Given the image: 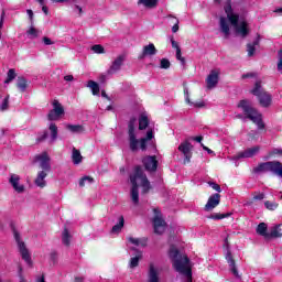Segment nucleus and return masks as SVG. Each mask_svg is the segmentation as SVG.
I'll list each match as a JSON object with an SVG mask.
<instances>
[{
    "label": "nucleus",
    "instance_id": "obj_12",
    "mask_svg": "<svg viewBox=\"0 0 282 282\" xmlns=\"http://www.w3.org/2000/svg\"><path fill=\"white\" fill-rule=\"evenodd\" d=\"M9 184L15 193H25V185L21 184V176L19 174H10Z\"/></svg>",
    "mask_w": 282,
    "mask_h": 282
},
{
    "label": "nucleus",
    "instance_id": "obj_59",
    "mask_svg": "<svg viewBox=\"0 0 282 282\" xmlns=\"http://www.w3.org/2000/svg\"><path fill=\"white\" fill-rule=\"evenodd\" d=\"M193 140H194L195 142H198L199 144H202V140H204V137H202V135L194 137Z\"/></svg>",
    "mask_w": 282,
    "mask_h": 282
},
{
    "label": "nucleus",
    "instance_id": "obj_4",
    "mask_svg": "<svg viewBox=\"0 0 282 282\" xmlns=\"http://www.w3.org/2000/svg\"><path fill=\"white\" fill-rule=\"evenodd\" d=\"M170 259L173 261V267L176 272H180V274H184L187 276V279H191L193 276V273L191 271V260H188V257L186 256H180V250L175 248V246H171L169 251Z\"/></svg>",
    "mask_w": 282,
    "mask_h": 282
},
{
    "label": "nucleus",
    "instance_id": "obj_51",
    "mask_svg": "<svg viewBox=\"0 0 282 282\" xmlns=\"http://www.w3.org/2000/svg\"><path fill=\"white\" fill-rule=\"evenodd\" d=\"M184 94H185V101L187 102V105H193V102L191 101V98L188 97V88L187 87L184 88Z\"/></svg>",
    "mask_w": 282,
    "mask_h": 282
},
{
    "label": "nucleus",
    "instance_id": "obj_9",
    "mask_svg": "<svg viewBox=\"0 0 282 282\" xmlns=\"http://www.w3.org/2000/svg\"><path fill=\"white\" fill-rule=\"evenodd\" d=\"M50 155L47 154V152H43L41 154L35 155L34 158V162H36L40 166V169H42V171L50 173V171H52V165L50 164Z\"/></svg>",
    "mask_w": 282,
    "mask_h": 282
},
{
    "label": "nucleus",
    "instance_id": "obj_24",
    "mask_svg": "<svg viewBox=\"0 0 282 282\" xmlns=\"http://www.w3.org/2000/svg\"><path fill=\"white\" fill-rule=\"evenodd\" d=\"M261 41V36L258 35L257 39L253 41V43H249L247 45V52H248V56H254V52H257V45H259Z\"/></svg>",
    "mask_w": 282,
    "mask_h": 282
},
{
    "label": "nucleus",
    "instance_id": "obj_6",
    "mask_svg": "<svg viewBox=\"0 0 282 282\" xmlns=\"http://www.w3.org/2000/svg\"><path fill=\"white\" fill-rule=\"evenodd\" d=\"M251 94L257 96L261 107H270V105H272V96L263 90V87H261V82L256 83Z\"/></svg>",
    "mask_w": 282,
    "mask_h": 282
},
{
    "label": "nucleus",
    "instance_id": "obj_63",
    "mask_svg": "<svg viewBox=\"0 0 282 282\" xmlns=\"http://www.w3.org/2000/svg\"><path fill=\"white\" fill-rule=\"evenodd\" d=\"M192 105H194L195 107H198V108L204 107V102H196V104L192 102Z\"/></svg>",
    "mask_w": 282,
    "mask_h": 282
},
{
    "label": "nucleus",
    "instance_id": "obj_42",
    "mask_svg": "<svg viewBox=\"0 0 282 282\" xmlns=\"http://www.w3.org/2000/svg\"><path fill=\"white\" fill-rule=\"evenodd\" d=\"M91 50L95 52V54H105V47H102L100 44L93 45Z\"/></svg>",
    "mask_w": 282,
    "mask_h": 282
},
{
    "label": "nucleus",
    "instance_id": "obj_33",
    "mask_svg": "<svg viewBox=\"0 0 282 282\" xmlns=\"http://www.w3.org/2000/svg\"><path fill=\"white\" fill-rule=\"evenodd\" d=\"M17 86L20 91H25L28 89V79H25L24 77H18Z\"/></svg>",
    "mask_w": 282,
    "mask_h": 282
},
{
    "label": "nucleus",
    "instance_id": "obj_30",
    "mask_svg": "<svg viewBox=\"0 0 282 282\" xmlns=\"http://www.w3.org/2000/svg\"><path fill=\"white\" fill-rule=\"evenodd\" d=\"M122 228H124V217L120 216L119 223L112 227L111 232L118 234V232H120V230H122Z\"/></svg>",
    "mask_w": 282,
    "mask_h": 282
},
{
    "label": "nucleus",
    "instance_id": "obj_62",
    "mask_svg": "<svg viewBox=\"0 0 282 282\" xmlns=\"http://www.w3.org/2000/svg\"><path fill=\"white\" fill-rule=\"evenodd\" d=\"M47 138V132H44L42 137H40L37 140L39 142L45 140Z\"/></svg>",
    "mask_w": 282,
    "mask_h": 282
},
{
    "label": "nucleus",
    "instance_id": "obj_46",
    "mask_svg": "<svg viewBox=\"0 0 282 282\" xmlns=\"http://www.w3.org/2000/svg\"><path fill=\"white\" fill-rule=\"evenodd\" d=\"M53 3H68V6H74L78 3V0H52Z\"/></svg>",
    "mask_w": 282,
    "mask_h": 282
},
{
    "label": "nucleus",
    "instance_id": "obj_43",
    "mask_svg": "<svg viewBox=\"0 0 282 282\" xmlns=\"http://www.w3.org/2000/svg\"><path fill=\"white\" fill-rule=\"evenodd\" d=\"M171 67V61L167 58H162L160 63V68L161 69H169Z\"/></svg>",
    "mask_w": 282,
    "mask_h": 282
},
{
    "label": "nucleus",
    "instance_id": "obj_15",
    "mask_svg": "<svg viewBox=\"0 0 282 282\" xmlns=\"http://www.w3.org/2000/svg\"><path fill=\"white\" fill-rule=\"evenodd\" d=\"M123 63H124V55L117 56V58L112 62L111 66L108 68L107 75L113 76V74H118V72H120Z\"/></svg>",
    "mask_w": 282,
    "mask_h": 282
},
{
    "label": "nucleus",
    "instance_id": "obj_52",
    "mask_svg": "<svg viewBox=\"0 0 282 282\" xmlns=\"http://www.w3.org/2000/svg\"><path fill=\"white\" fill-rule=\"evenodd\" d=\"M26 14L29 15L31 23H34V11H32V9H28Z\"/></svg>",
    "mask_w": 282,
    "mask_h": 282
},
{
    "label": "nucleus",
    "instance_id": "obj_13",
    "mask_svg": "<svg viewBox=\"0 0 282 282\" xmlns=\"http://www.w3.org/2000/svg\"><path fill=\"white\" fill-rule=\"evenodd\" d=\"M259 151H261V145H254L246 149L242 152H239L234 160H241L243 158H254V155H259Z\"/></svg>",
    "mask_w": 282,
    "mask_h": 282
},
{
    "label": "nucleus",
    "instance_id": "obj_32",
    "mask_svg": "<svg viewBox=\"0 0 282 282\" xmlns=\"http://www.w3.org/2000/svg\"><path fill=\"white\" fill-rule=\"evenodd\" d=\"M66 128L72 133H83V131H85V128H83V126H80V124H68V126H66Z\"/></svg>",
    "mask_w": 282,
    "mask_h": 282
},
{
    "label": "nucleus",
    "instance_id": "obj_48",
    "mask_svg": "<svg viewBox=\"0 0 282 282\" xmlns=\"http://www.w3.org/2000/svg\"><path fill=\"white\" fill-rule=\"evenodd\" d=\"M208 185L210 186V188H213L217 193H221V186H219V184L215 182H208Z\"/></svg>",
    "mask_w": 282,
    "mask_h": 282
},
{
    "label": "nucleus",
    "instance_id": "obj_22",
    "mask_svg": "<svg viewBox=\"0 0 282 282\" xmlns=\"http://www.w3.org/2000/svg\"><path fill=\"white\" fill-rule=\"evenodd\" d=\"M256 232L257 235H259L260 237H263L264 239H268V224L265 223H260L257 228H256Z\"/></svg>",
    "mask_w": 282,
    "mask_h": 282
},
{
    "label": "nucleus",
    "instance_id": "obj_17",
    "mask_svg": "<svg viewBox=\"0 0 282 282\" xmlns=\"http://www.w3.org/2000/svg\"><path fill=\"white\" fill-rule=\"evenodd\" d=\"M207 89H215L217 87V83H219V72L212 70L206 79Z\"/></svg>",
    "mask_w": 282,
    "mask_h": 282
},
{
    "label": "nucleus",
    "instance_id": "obj_50",
    "mask_svg": "<svg viewBox=\"0 0 282 282\" xmlns=\"http://www.w3.org/2000/svg\"><path fill=\"white\" fill-rule=\"evenodd\" d=\"M3 21H6V11H2L0 15V39L2 36L1 30H3Z\"/></svg>",
    "mask_w": 282,
    "mask_h": 282
},
{
    "label": "nucleus",
    "instance_id": "obj_16",
    "mask_svg": "<svg viewBox=\"0 0 282 282\" xmlns=\"http://www.w3.org/2000/svg\"><path fill=\"white\" fill-rule=\"evenodd\" d=\"M143 166L147 171H150V173H153L158 171V160L155 156H145L143 159Z\"/></svg>",
    "mask_w": 282,
    "mask_h": 282
},
{
    "label": "nucleus",
    "instance_id": "obj_45",
    "mask_svg": "<svg viewBox=\"0 0 282 282\" xmlns=\"http://www.w3.org/2000/svg\"><path fill=\"white\" fill-rule=\"evenodd\" d=\"M230 214H213L208 219H226Z\"/></svg>",
    "mask_w": 282,
    "mask_h": 282
},
{
    "label": "nucleus",
    "instance_id": "obj_38",
    "mask_svg": "<svg viewBox=\"0 0 282 282\" xmlns=\"http://www.w3.org/2000/svg\"><path fill=\"white\" fill-rule=\"evenodd\" d=\"M264 207L267 208V210H276V208H279V203L271 202V200H265L264 202Z\"/></svg>",
    "mask_w": 282,
    "mask_h": 282
},
{
    "label": "nucleus",
    "instance_id": "obj_35",
    "mask_svg": "<svg viewBox=\"0 0 282 282\" xmlns=\"http://www.w3.org/2000/svg\"><path fill=\"white\" fill-rule=\"evenodd\" d=\"M17 78V70L14 68H10L7 73V79L4 80L6 85H9V83H12Z\"/></svg>",
    "mask_w": 282,
    "mask_h": 282
},
{
    "label": "nucleus",
    "instance_id": "obj_40",
    "mask_svg": "<svg viewBox=\"0 0 282 282\" xmlns=\"http://www.w3.org/2000/svg\"><path fill=\"white\" fill-rule=\"evenodd\" d=\"M70 239H72V236H69V231L67 229H64L62 234V241L64 246H69Z\"/></svg>",
    "mask_w": 282,
    "mask_h": 282
},
{
    "label": "nucleus",
    "instance_id": "obj_34",
    "mask_svg": "<svg viewBox=\"0 0 282 282\" xmlns=\"http://www.w3.org/2000/svg\"><path fill=\"white\" fill-rule=\"evenodd\" d=\"M26 34L29 39H39L41 31H39L36 28L31 26L28 31Z\"/></svg>",
    "mask_w": 282,
    "mask_h": 282
},
{
    "label": "nucleus",
    "instance_id": "obj_39",
    "mask_svg": "<svg viewBox=\"0 0 282 282\" xmlns=\"http://www.w3.org/2000/svg\"><path fill=\"white\" fill-rule=\"evenodd\" d=\"M274 155H278L279 158L282 156V149L281 148H274L268 153L267 160H270V158H274Z\"/></svg>",
    "mask_w": 282,
    "mask_h": 282
},
{
    "label": "nucleus",
    "instance_id": "obj_7",
    "mask_svg": "<svg viewBox=\"0 0 282 282\" xmlns=\"http://www.w3.org/2000/svg\"><path fill=\"white\" fill-rule=\"evenodd\" d=\"M52 106L53 109L48 112L47 119L51 122L54 120H61V116L65 113V108H63V105H61L56 99L53 100Z\"/></svg>",
    "mask_w": 282,
    "mask_h": 282
},
{
    "label": "nucleus",
    "instance_id": "obj_29",
    "mask_svg": "<svg viewBox=\"0 0 282 282\" xmlns=\"http://www.w3.org/2000/svg\"><path fill=\"white\" fill-rule=\"evenodd\" d=\"M140 259H142V251H140L135 257L130 259L129 268H138V265H140Z\"/></svg>",
    "mask_w": 282,
    "mask_h": 282
},
{
    "label": "nucleus",
    "instance_id": "obj_44",
    "mask_svg": "<svg viewBox=\"0 0 282 282\" xmlns=\"http://www.w3.org/2000/svg\"><path fill=\"white\" fill-rule=\"evenodd\" d=\"M176 59L180 61L182 65H186V59L182 56V48H177Z\"/></svg>",
    "mask_w": 282,
    "mask_h": 282
},
{
    "label": "nucleus",
    "instance_id": "obj_37",
    "mask_svg": "<svg viewBox=\"0 0 282 282\" xmlns=\"http://www.w3.org/2000/svg\"><path fill=\"white\" fill-rule=\"evenodd\" d=\"M167 19H170L172 23H174V25L172 26V32L175 34L180 30V20L173 15H169Z\"/></svg>",
    "mask_w": 282,
    "mask_h": 282
},
{
    "label": "nucleus",
    "instance_id": "obj_57",
    "mask_svg": "<svg viewBox=\"0 0 282 282\" xmlns=\"http://www.w3.org/2000/svg\"><path fill=\"white\" fill-rule=\"evenodd\" d=\"M64 80H66V83H72V80H74V75L64 76Z\"/></svg>",
    "mask_w": 282,
    "mask_h": 282
},
{
    "label": "nucleus",
    "instance_id": "obj_53",
    "mask_svg": "<svg viewBox=\"0 0 282 282\" xmlns=\"http://www.w3.org/2000/svg\"><path fill=\"white\" fill-rule=\"evenodd\" d=\"M254 77H257V73H247L242 75V79L254 78Z\"/></svg>",
    "mask_w": 282,
    "mask_h": 282
},
{
    "label": "nucleus",
    "instance_id": "obj_25",
    "mask_svg": "<svg viewBox=\"0 0 282 282\" xmlns=\"http://www.w3.org/2000/svg\"><path fill=\"white\" fill-rule=\"evenodd\" d=\"M138 6H143L148 10H153V8H158V0H138Z\"/></svg>",
    "mask_w": 282,
    "mask_h": 282
},
{
    "label": "nucleus",
    "instance_id": "obj_41",
    "mask_svg": "<svg viewBox=\"0 0 282 282\" xmlns=\"http://www.w3.org/2000/svg\"><path fill=\"white\" fill-rule=\"evenodd\" d=\"M93 182H94V178L93 177H90V176H84V177H82L80 178V181H79V186H85V184H93Z\"/></svg>",
    "mask_w": 282,
    "mask_h": 282
},
{
    "label": "nucleus",
    "instance_id": "obj_20",
    "mask_svg": "<svg viewBox=\"0 0 282 282\" xmlns=\"http://www.w3.org/2000/svg\"><path fill=\"white\" fill-rule=\"evenodd\" d=\"M47 173L45 171L37 172V175L35 177L34 184L37 186V188H45L47 186V181H45V177H47Z\"/></svg>",
    "mask_w": 282,
    "mask_h": 282
},
{
    "label": "nucleus",
    "instance_id": "obj_31",
    "mask_svg": "<svg viewBox=\"0 0 282 282\" xmlns=\"http://www.w3.org/2000/svg\"><path fill=\"white\" fill-rule=\"evenodd\" d=\"M88 87L91 89L93 96H98L100 94V86H98V83L89 80Z\"/></svg>",
    "mask_w": 282,
    "mask_h": 282
},
{
    "label": "nucleus",
    "instance_id": "obj_11",
    "mask_svg": "<svg viewBox=\"0 0 282 282\" xmlns=\"http://www.w3.org/2000/svg\"><path fill=\"white\" fill-rule=\"evenodd\" d=\"M178 151L184 155V164L191 163V158H193V144L188 141H184L178 145Z\"/></svg>",
    "mask_w": 282,
    "mask_h": 282
},
{
    "label": "nucleus",
    "instance_id": "obj_47",
    "mask_svg": "<svg viewBox=\"0 0 282 282\" xmlns=\"http://www.w3.org/2000/svg\"><path fill=\"white\" fill-rule=\"evenodd\" d=\"M278 72H282V50L278 52Z\"/></svg>",
    "mask_w": 282,
    "mask_h": 282
},
{
    "label": "nucleus",
    "instance_id": "obj_58",
    "mask_svg": "<svg viewBox=\"0 0 282 282\" xmlns=\"http://www.w3.org/2000/svg\"><path fill=\"white\" fill-rule=\"evenodd\" d=\"M200 147L203 148L204 151H207V153L209 155L213 154V150H210L208 147L204 145V143H200Z\"/></svg>",
    "mask_w": 282,
    "mask_h": 282
},
{
    "label": "nucleus",
    "instance_id": "obj_19",
    "mask_svg": "<svg viewBox=\"0 0 282 282\" xmlns=\"http://www.w3.org/2000/svg\"><path fill=\"white\" fill-rule=\"evenodd\" d=\"M155 54H158V48H155V44L150 43L143 46L142 54L139 56V58L142 61V58H147V56H155Z\"/></svg>",
    "mask_w": 282,
    "mask_h": 282
},
{
    "label": "nucleus",
    "instance_id": "obj_21",
    "mask_svg": "<svg viewBox=\"0 0 282 282\" xmlns=\"http://www.w3.org/2000/svg\"><path fill=\"white\" fill-rule=\"evenodd\" d=\"M282 238V229L281 225H275L271 228L267 239H281Z\"/></svg>",
    "mask_w": 282,
    "mask_h": 282
},
{
    "label": "nucleus",
    "instance_id": "obj_2",
    "mask_svg": "<svg viewBox=\"0 0 282 282\" xmlns=\"http://www.w3.org/2000/svg\"><path fill=\"white\" fill-rule=\"evenodd\" d=\"M128 142L130 151H147V144H150L151 149H155V143L153 139L155 138V132L153 129L148 130L145 138L138 139L135 134V119H131L128 126Z\"/></svg>",
    "mask_w": 282,
    "mask_h": 282
},
{
    "label": "nucleus",
    "instance_id": "obj_14",
    "mask_svg": "<svg viewBox=\"0 0 282 282\" xmlns=\"http://www.w3.org/2000/svg\"><path fill=\"white\" fill-rule=\"evenodd\" d=\"M220 202H221V195H219V193L213 194L209 196L204 209L207 213H210V210H215V208L219 206Z\"/></svg>",
    "mask_w": 282,
    "mask_h": 282
},
{
    "label": "nucleus",
    "instance_id": "obj_61",
    "mask_svg": "<svg viewBox=\"0 0 282 282\" xmlns=\"http://www.w3.org/2000/svg\"><path fill=\"white\" fill-rule=\"evenodd\" d=\"M75 10H77L79 12V17H80V14H83V8H80V6L75 4Z\"/></svg>",
    "mask_w": 282,
    "mask_h": 282
},
{
    "label": "nucleus",
    "instance_id": "obj_49",
    "mask_svg": "<svg viewBox=\"0 0 282 282\" xmlns=\"http://www.w3.org/2000/svg\"><path fill=\"white\" fill-rule=\"evenodd\" d=\"M253 199L256 202H261L262 199H265V194H263V193H254L253 194Z\"/></svg>",
    "mask_w": 282,
    "mask_h": 282
},
{
    "label": "nucleus",
    "instance_id": "obj_18",
    "mask_svg": "<svg viewBox=\"0 0 282 282\" xmlns=\"http://www.w3.org/2000/svg\"><path fill=\"white\" fill-rule=\"evenodd\" d=\"M225 259L229 264L230 271L232 272L234 276H236V279H241V275H239V271L237 270V265L235 264V259L232 258V253L230 252V250H227Z\"/></svg>",
    "mask_w": 282,
    "mask_h": 282
},
{
    "label": "nucleus",
    "instance_id": "obj_36",
    "mask_svg": "<svg viewBox=\"0 0 282 282\" xmlns=\"http://www.w3.org/2000/svg\"><path fill=\"white\" fill-rule=\"evenodd\" d=\"M10 107V95H7L0 105V111H8Z\"/></svg>",
    "mask_w": 282,
    "mask_h": 282
},
{
    "label": "nucleus",
    "instance_id": "obj_23",
    "mask_svg": "<svg viewBox=\"0 0 282 282\" xmlns=\"http://www.w3.org/2000/svg\"><path fill=\"white\" fill-rule=\"evenodd\" d=\"M129 243H132V246H137L138 248H147V238H128Z\"/></svg>",
    "mask_w": 282,
    "mask_h": 282
},
{
    "label": "nucleus",
    "instance_id": "obj_64",
    "mask_svg": "<svg viewBox=\"0 0 282 282\" xmlns=\"http://www.w3.org/2000/svg\"><path fill=\"white\" fill-rule=\"evenodd\" d=\"M85 279L84 278H75V281L74 282H84Z\"/></svg>",
    "mask_w": 282,
    "mask_h": 282
},
{
    "label": "nucleus",
    "instance_id": "obj_55",
    "mask_svg": "<svg viewBox=\"0 0 282 282\" xmlns=\"http://www.w3.org/2000/svg\"><path fill=\"white\" fill-rule=\"evenodd\" d=\"M107 80H108L107 75L101 74V75L99 76V82H100V83H107Z\"/></svg>",
    "mask_w": 282,
    "mask_h": 282
},
{
    "label": "nucleus",
    "instance_id": "obj_56",
    "mask_svg": "<svg viewBox=\"0 0 282 282\" xmlns=\"http://www.w3.org/2000/svg\"><path fill=\"white\" fill-rule=\"evenodd\" d=\"M171 43H172V47L174 48V50H176V52H177V50H180V44H177L176 42H175V40H171Z\"/></svg>",
    "mask_w": 282,
    "mask_h": 282
},
{
    "label": "nucleus",
    "instance_id": "obj_54",
    "mask_svg": "<svg viewBox=\"0 0 282 282\" xmlns=\"http://www.w3.org/2000/svg\"><path fill=\"white\" fill-rule=\"evenodd\" d=\"M43 43L44 45H54V42L47 36L43 37Z\"/></svg>",
    "mask_w": 282,
    "mask_h": 282
},
{
    "label": "nucleus",
    "instance_id": "obj_5",
    "mask_svg": "<svg viewBox=\"0 0 282 282\" xmlns=\"http://www.w3.org/2000/svg\"><path fill=\"white\" fill-rule=\"evenodd\" d=\"M238 109H241L246 118L252 120L253 123L257 124L258 129H265V123H263V118L261 113H259L257 109L250 106V101L246 99L240 100L238 104Z\"/></svg>",
    "mask_w": 282,
    "mask_h": 282
},
{
    "label": "nucleus",
    "instance_id": "obj_26",
    "mask_svg": "<svg viewBox=\"0 0 282 282\" xmlns=\"http://www.w3.org/2000/svg\"><path fill=\"white\" fill-rule=\"evenodd\" d=\"M147 127H149V116H147V113L143 112L139 117V130L144 131V129H147Z\"/></svg>",
    "mask_w": 282,
    "mask_h": 282
},
{
    "label": "nucleus",
    "instance_id": "obj_60",
    "mask_svg": "<svg viewBox=\"0 0 282 282\" xmlns=\"http://www.w3.org/2000/svg\"><path fill=\"white\" fill-rule=\"evenodd\" d=\"M257 135H259V132H257V131H251L249 133V138H251L252 140H254V138H257Z\"/></svg>",
    "mask_w": 282,
    "mask_h": 282
},
{
    "label": "nucleus",
    "instance_id": "obj_27",
    "mask_svg": "<svg viewBox=\"0 0 282 282\" xmlns=\"http://www.w3.org/2000/svg\"><path fill=\"white\" fill-rule=\"evenodd\" d=\"M48 131L51 132V142H56V139L58 138V127L56 123H50Z\"/></svg>",
    "mask_w": 282,
    "mask_h": 282
},
{
    "label": "nucleus",
    "instance_id": "obj_10",
    "mask_svg": "<svg viewBox=\"0 0 282 282\" xmlns=\"http://www.w3.org/2000/svg\"><path fill=\"white\" fill-rule=\"evenodd\" d=\"M154 232L156 235H162L166 230V223L162 218V214L160 210L154 209V218H153Z\"/></svg>",
    "mask_w": 282,
    "mask_h": 282
},
{
    "label": "nucleus",
    "instance_id": "obj_28",
    "mask_svg": "<svg viewBox=\"0 0 282 282\" xmlns=\"http://www.w3.org/2000/svg\"><path fill=\"white\" fill-rule=\"evenodd\" d=\"M72 160L74 164H80V162H83V155L80 154V150L73 148Z\"/></svg>",
    "mask_w": 282,
    "mask_h": 282
},
{
    "label": "nucleus",
    "instance_id": "obj_1",
    "mask_svg": "<svg viewBox=\"0 0 282 282\" xmlns=\"http://www.w3.org/2000/svg\"><path fill=\"white\" fill-rule=\"evenodd\" d=\"M224 10L227 14V18L220 17L219 28L225 39H228V36H230V24L235 30L236 36L246 39V36L250 34V29H248V22H246L245 20L239 21V14L235 13V11L232 10V3H230V1H227L225 3Z\"/></svg>",
    "mask_w": 282,
    "mask_h": 282
},
{
    "label": "nucleus",
    "instance_id": "obj_3",
    "mask_svg": "<svg viewBox=\"0 0 282 282\" xmlns=\"http://www.w3.org/2000/svg\"><path fill=\"white\" fill-rule=\"evenodd\" d=\"M130 182L132 184L131 199L133 204H138V202H140V193L138 192V188L141 186L142 193H148L151 191V183L140 166L134 167L133 174L130 175Z\"/></svg>",
    "mask_w": 282,
    "mask_h": 282
},
{
    "label": "nucleus",
    "instance_id": "obj_8",
    "mask_svg": "<svg viewBox=\"0 0 282 282\" xmlns=\"http://www.w3.org/2000/svg\"><path fill=\"white\" fill-rule=\"evenodd\" d=\"M14 239L18 243V248L23 261H25L26 263H32L30 251H28V248L25 247V242L21 241V236L19 235V231H14Z\"/></svg>",
    "mask_w": 282,
    "mask_h": 282
}]
</instances>
